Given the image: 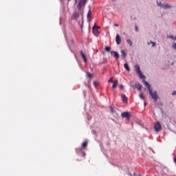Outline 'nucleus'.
<instances>
[{"instance_id": "obj_1", "label": "nucleus", "mask_w": 176, "mask_h": 176, "mask_svg": "<svg viewBox=\"0 0 176 176\" xmlns=\"http://www.w3.org/2000/svg\"><path fill=\"white\" fill-rule=\"evenodd\" d=\"M135 71L137 75H138L139 78H140L141 79H145V76L141 72V68L140 67V65H135Z\"/></svg>"}, {"instance_id": "obj_2", "label": "nucleus", "mask_w": 176, "mask_h": 176, "mask_svg": "<svg viewBox=\"0 0 176 176\" xmlns=\"http://www.w3.org/2000/svg\"><path fill=\"white\" fill-rule=\"evenodd\" d=\"M148 93L150 94V96H151V98L154 100V101H157V100H159V96H157V91H153L152 89H151L150 90H148Z\"/></svg>"}, {"instance_id": "obj_3", "label": "nucleus", "mask_w": 176, "mask_h": 176, "mask_svg": "<svg viewBox=\"0 0 176 176\" xmlns=\"http://www.w3.org/2000/svg\"><path fill=\"white\" fill-rule=\"evenodd\" d=\"M86 3H87V0H79L78 3V9L80 12L82 8L86 6Z\"/></svg>"}, {"instance_id": "obj_4", "label": "nucleus", "mask_w": 176, "mask_h": 176, "mask_svg": "<svg viewBox=\"0 0 176 176\" xmlns=\"http://www.w3.org/2000/svg\"><path fill=\"white\" fill-rule=\"evenodd\" d=\"M154 129H155L156 133H159V131H162V124H160V122H157L154 124Z\"/></svg>"}, {"instance_id": "obj_5", "label": "nucleus", "mask_w": 176, "mask_h": 176, "mask_svg": "<svg viewBox=\"0 0 176 176\" xmlns=\"http://www.w3.org/2000/svg\"><path fill=\"white\" fill-rule=\"evenodd\" d=\"M172 8H173V6L167 3H162V9H171Z\"/></svg>"}, {"instance_id": "obj_6", "label": "nucleus", "mask_w": 176, "mask_h": 176, "mask_svg": "<svg viewBox=\"0 0 176 176\" xmlns=\"http://www.w3.org/2000/svg\"><path fill=\"white\" fill-rule=\"evenodd\" d=\"M100 27L98 26H94L93 27V32L94 34V35H96L97 36V35H98V34H100V32H98Z\"/></svg>"}, {"instance_id": "obj_7", "label": "nucleus", "mask_w": 176, "mask_h": 176, "mask_svg": "<svg viewBox=\"0 0 176 176\" xmlns=\"http://www.w3.org/2000/svg\"><path fill=\"white\" fill-rule=\"evenodd\" d=\"M80 54L82 60H84V62L87 63V58L86 57V55L85 54V53H83V51H80Z\"/></svg>"}, {"instance_id": "obj_8", "label": "nucleus", "mask_w": 176, "mask_h": 176, "mask_svg": "<svg viewBox=\"0 0 176 176\" xmlns=\"http://www.w3.org/2000/svg\"><path fill=\"white\" fill-rule=\"evenodd\" d=\"M122 118H126V119H130V113L129 112H124L121 114Z\"/></svg>"}, {"instance_id": "obj_9", "label": "nucleus", "mask_w": 176, "mask_h": 176, "mask_svg": "<svg viewBox=\"0 0 176 176\" xmlns=\"http://www.w3.org/2000/svg\"><path fill=\"white\" fill-rule=\"evenodd\" d=\"M116 42L117 45H120V42H122V38H120V36H119V34H116Z\"/></svg>"}, {"instance_id": "obj_10", "label": "nucleus", "mask_w": 176, "mask_h": 176, "mask_svg": "<svg viewBox=\"0 0 176 176\" xmlns=\"http://www.w3.org/2000/svg\"><path fill=\"white\" fill-rule=\"evenodd\" d=\"M111 56H113V57H116V58H119V53L116 51H111Z\"/></svg>"}, {"instance_id": "obj_11", "label": "nucleus", "mask_w": 176, "mask_h": 176, "mask_svg": "<svg viewBox=\"0 0 176 176\" xmlns=\"http://www.w3.org/2000/svg\"><path fill=\"white\" fill-rule=\"evenodd\" d=\"M162 174H164L165 175H170V174H171V173H170L168 168H164L163 169V173Z\"/></svg>"}, {"instance_id": "obj_12", "label": "nucleus", "mask_w": 176, "mask_h": 176, "mask_svg": "<svg viewBox=\"0 0 176 176\" xmlns=\"http://www.w3.org/2000/svg\"><path fill=\"white\" fill-rule=\"evenodd\" d=\"M77 19H79V13L74 12L73 14V16L72 17V20H76Z\"/></svg>"}, {"instance_id": "obj_13", "label": "nucleus", "mask_w": 176, "mask_h": 176, "mask_svg": "<svg viewBox=\"0 0 176 176\" xmlns=\"http://www.w3.org/2000/svg\"><path fill=\"white\" fill-rule=\"evenodd\" d=\"M142 82L144 83L145 86L147 87L148 90H151V85H149V83L145 80H143Z\"/></svg>"}, {"instance_id": "obj_14", "label": "nucleus", "mask_w": 176, "mask_h": 176, "mask_svg": "<svg viewBox=\"0 0 176 176\" xmlns=\"http://www.w3.org/2000/svg\"><path fill=\"white\" fill-rule=\"evenodd\" d=\"M121 98H122L123 102H127V97H126V95L121 94Z\"/></svg>"}, {"instance_id": "obj_15", "label": "nucleus", "mask_w": 176, "mask_h": 176, "mask_svg": "<svg viewBox=\"0 0 176 176\" xmlns=\"http://www.w3.org/2000/svg\"><path fill=\"white\" fill-rule=\"evenodd\" d=\"M124 67L125 68V69L126 71H128V72H130L131 69H130V66H129V64L124 63Z\"/></svg>"}, {"instance_id": "obj_16", "label": "nucleus", "mask_w": 176, "mask_h": 176, "mask_svg": "<svg viewBox=\"0 0 176 176\" xmlns=\"http://www.w3.org/2000/svg\"><path fill=\"white\" fill-rule=\"evenodd\" d=\"M118 80H116L113 82L112 89H116V88L118 87Z\"/></svg>"}, {"instance_id": "obj_17", "label": "nucleus", "mask_w": 176, "mask_h": 176, "mask_svg": "<svg viewBox=\"0 0 176 176\" xmlns=\"http://www.w3.org/2000/svg\"><path fill=\"white\" fill-rule=\"evenodd\" d=\"M152 45V47H155L156 46V43L151 41L150 42L147 43V45Z\"/></svg>"}, {"instance_id": "obj_18", "label": "nucleus", "mask_w": 176, "mask_h": 176, "mask_svg": "<svg viewBox=\"0 0 176 176\" xmlns=\"http://www.w3.org/2000/svg\"><path fill=\"white\" fill-rule=\"evenodd\" d=\"M126 43H129V46H133V41H131L130 39L126 40Z\"/></svg>"}, {"instance_id": "obj_19", "label": "nucleus", "mask_w": 176, "mask_h": 176, "mask_svg": "<svg viewBox=\"0 0 176 176\" xmlns=\"http://www.w3.org/2000/svg\"><path fill=\"white\" fill-rule=\"evenodd\" d=\"M121 54L122 57L125 58L126 57V52H124V50H121Z\"/></svg>"}, {"instance_id": "obj_20", "label": "nucleus", "mask_w": 176, "mask_h": 176, "mask_svg": "<svg viewBox=\"0 0 176 176\" xmlns=\"http://www.w3.org/2000/svg\"><path fill=\"white\" fill-rule=\"evenodd\" d=\"M157 6H160V8H162L163 3H162V2L157 1Z\"/></svg>"}, {"instance_id": "obj_21", "label": "nucleus", "mask_w": 176, "mask_h": 176, "mask_svg": "<svg viewBox=\"0 0 176 176\" xmlns=\"http://www.w3.org/2000/svg\"><path fill=\"white\" fill-rule=\"evenodd\" d=\"M87 146V142H84L82 144V148H86Z\"/></svg>"}, {"instance_id": "obj_22", "label": "nucleus", "mask_w": 176, "mask_h": 176, "mask_svg": "<svg viewBox=\"0 0 176 176\" xmlns=\"http://www.w3.org/2000/svg\"><path fill=\"white\" fill-rule=\"evenodd\" d=\"M90 17H91V12H90V11H89V12L87 15V18L89 20V19H90Z\"/></svg>"}, {"instance_id": "obj_23", "label": "nucleus", "mask_w": 176, "mask_h": 176, "mask_svg": "<svg viewBox=\"0 0 176 176\" xmlns=\"http://www.w3.org/2000/svg\"><path fill=\"white\" fill-rule=\"evenodd\" d=\"M141 89H142V85L138 84V90H139V91H140Z\"/></svg>"}, {"instance_id": "obj_24", "label": "nucleus", "mask_w": 176, "mask_h": 176, "mask_svg": "<svg viewBox=\"0 0 176 176\" xmlns=\"http://www.w3.org/2000/svg\"><path fill=\"white\" fill-rule=\"evenodd\" d=\"M139 97H140V98H141V100H144V95L142 94H140V95H139Z\"/></svg>"}, {"instance_id": "obj_25", "label": "nucleus", "mask_w": 176, "mask_h": 176, "mask_svg": "<svg viewBox=\"0 0 176 176\" xmlns=\"http://www.w3.org/2000/svg\"><path fill=\"white\" fill-rule=\"evenodd\" d=\"M169 38L173 39V41H176V36L174 37V36H169Z\"/></svg>"}, {"instance_id": "obj_26", "label": "nucleus", "mask_w": 176, "mask_h": 176, "mask_svg": "<svg viewBox=\"0 0 176 176\" xmlns=\"http://www.w3.org/2000/svg\"><path fill=\"white\" fill-rule=\"evenodd\" d=\"M172 47H173V49H175V50H176V43H173Z\"/></svg>"}, {"instance_id": "obj_27", "label": "nucleus", "mask_w": 176, "mask_h": 176, "mask_svg": "<svg viewBox=\"0 0 176 176\" xmlns=\"http://www.w3.org/2000/svg\"><path fill=\"white\" fill-rule=\"evenodd\" d=\"M105 51H106V52H110V51H111V47H105Z\"/></svg>"}, {"instance_id": "obj_28", "label": "nucleus", "mask_w": 176, "mask_h": 176, "mask_svg": "<svg viewBox=\"0 0 176 176\" xmlns=\"http://www.w3.org/2000/svg\"><path fill=\"white\" fill-rule=\"evenodd\" d=\"M108 82H111V83H113V79L112 78H110L108 80Z\"/></svg>"}, {"instance_id": "obj_29", "label": "nucleus", "mask_w": 176, "mask_h": 176, "mask_svg": "<svg viewBox=\"0 0 176 176\" xmlns=\"http://www.w3.org/2000/svg\"><path fill=\"white\" fill-rule=\"evenodd\" d=\"M135 31L136 32H138L139 30H138V27L137 25L135 26Z\"/></svg>"}, {"instance_id": "obj_30", "label": "nucleus", "mask_w": 176, "mask_h": 176, "mask_svg": "<svg viewBox=\"0 0 176 176\" xmlns=\"http://www.w3.org/2000/svg\"><path fill=\"white\" fill-rule=\"evenodd\" d=\"M87 75L88 78L93 76V74H91V73H87Z\"/></svg>"}, {"instance_id": "obj_31", "label": "nucleus", "mask_w": 176, "mask_h": 176, "mask_svg": "<svg viewBox=\"0 0 176 176\" xmlns=\"http://www.w3.org/2000/svg\"><path fill=\"white\" fill-rule=\"evenodd\" d=\"M110 111L111 113H113L114 111H113V108L110 107Z\"/></svg>"}, {"instance_id": "obj_32", "label": "nucleus", "mask_w": 176, "mask_h": 176, "mask_svg": "<svg viewBox=\"0 0 176 176\" xmlns=\"http://www.w3.org/2000/svg\"><path fill=\"white\" fill-rule=\"evenodd\" d=\"M172 96H176V91H173Z\"/></svg>"}, {"instance_id": "obj_33", "label": "nucleus", "mask_w": 176, "mask_h": 176, "mask_svg": "<svg viewBox=\"0 0 176 176\" xmlns=\"http://www.w3.org/2000/svg\"><path fill=\"white\" fill-rule=\"evenodd\" d=\"M94 86L97 87V85H98V82H94Z\"/></svg>"}, {"instance_id": "obj_34", "label": "nucleus", "mask_w": 176, "mask_h": 176, "mask_svg": "<svg viewBox=\"0 0 176 176\" xmlns=\"http://www.w3.org/2000/svg\"><path fill=\"white\" fill-rule=\"evenodd\" d=\"M120 89H123V85H120Z\"/></svg>"}, {"instance_id": "obj_35", "label": "nucleus", "mask_w": 176, "mask_h": 176, "mask_svg": "<svg viewBox=\"0 0 176 176\" xmlns=\"http://www.w3.org/2000/svg\"><path fill=\"white\" fill-rule=\"evenodd\" d=\"M114 26H115V27H119V25H118V24L116 23V24H114Z\"/></svg>"}, {"instance_id": "obj_36", "label": "nucleus", "mask_w": 176, "mask_h": 176, "mask_svg": "<svg viewBox=\"0 0 176 176\" xmlns=\"http://www.w3.org/2000/svg\"><path fill=\"white\" fill-rule=\"evenodd\" d=\"M82 155H83V156H85L86 153H85V152H82Z\"/></svg>"}, {"instance_id": "obj_37", "label": "nucleus", "mask_w": 176, "mask_h": 176, "mask_svg": "<svg viewBox=\"0 0 176 176\" xmlns=\"http://www.w3.org/2000/svg\"><path fill=\"white\" fill-rule=\"evenodd\" d=\"M173 160H174V162L176 163V158L175 157L173 159Z\"/></svg>"}, {"instance_id": "obj_38", "label": "nucleus", "mask_w": 176, "mask_h": 176, "mask_svg": "<svg viewBox=\"0 0 176 176\" xmlns=\"http://www.w3.org/2000/svg\"><path fill=\"white\" fill-rule=\"evenodd\" d=\"M145 105H146V102H144V106H145Z\"/></svg>"}, {"instance_id": "obj_39", "label": "nucleus", "mask_w": 176, "mask_h": 176, "mask_svg": "<svg viewBox=\"0 0 176 176\" xmlns=\"http://www.w3.org/2000/svg\"><path fill=\"white\" fill-rule=\"evenodd\" d=\"M76 3L78 2V0H75Z\"/></svg>"}, {"instance_id": "obj_40", "label": "nucleus", "mask_w": 176, "mask_h": 176, "mask_svg": "<svg viewBox=\"0 0 176 176\" xmlns=\"http://www.w3.org/2000/svg\"><path fill=\"white\" fill-rule=\"evenodd\" d=\"M139 176H141V175H139Z\"/></svg>"}]
</instances>
